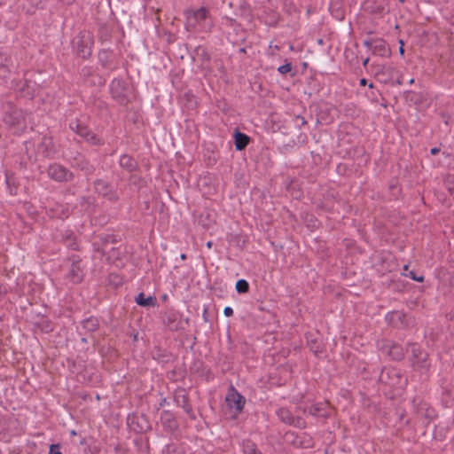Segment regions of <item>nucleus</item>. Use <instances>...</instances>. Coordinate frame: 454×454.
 <instances>
[{"mask_svg":"<svg viewBox=\"0 0 454 454\" xmlns=\"http://www.w3.org/2000/svg\"><path fill=\"white\" fill-rule=\"evenodd\" d=\"M245 402V398L235 388L230 387L225 396L224 414L230 419H236L242 411Z\"/></svg>","mask_w":454,"mask_h":454,"instance_id":"nucleus-1","label":"nucleus"},{"mask_svg":"<svg viewBox=\"0 0 454 454\" xmlns=\"http://www.w3.org/2000/svg\"><path fill=\"white\" fill-rule=\"evenodd\" d=\"M186 25L188 27H195L197 25L201 24L208 16V12L206 8L200 7L197 10H187L185 12Z\"/></svg>","mask_w":454,"mask_h":454,"instance_id":"nucleus-2","label":"nucleus"},{"mask_svg":"<svg viewBox=\"0 0 454 454\" xmlns=\"http://www.w3.org/2000/svg\"><path fill=\"white\" fill-rule=\"evenodd\" d=\"M101 253L106 256V260L111 263H116L121 259V250L118 247H112L107 239L100 247Z\"/></svg>","mask_w":454,"mask_h":454,"instance_id":"nucleus-3","label":"nucleus"},{"mask_svg":"<svg viewBox=\"0 0 454 454\" xmlns=\"http://www.w3.org/2000/svg\"><path fill=\"white\" fill-rule=\"evenodd\" d=\"M49 176L57 181H67L71 178L72 174L60 165H51L49 168Z\"/></svg>","mask_w":454,"mask_h":454,"instance_id":"nucleus-4","label":"nucleus"},{"mask_svg":"<svg viewBox=\"0 0 454 454\" xmlns=\"http://www.w3.org/2000/svg\"><path fill=\"white\" fill-rule=\"evenodd\" d=\"M331 407L328 403H320L311 406L309 413L317 417H326L330 415Z\"/></svg>","mask_w":454,"mask_h":454,"instance_id":"nucleus-5","label":"nucleus"},{"mask_svg":"<svg viewBox=\"0 0 454 454\" xmlns=\"http://www.w3.org/2000/svg\"><path fill=\"white\" fill-rule=\"evenodd\" d=\"M68 278L73 283H79L82 281L83 278V271L82 267L80 266V262L74 261L71 266V269L67 275Z\"/></svg>","mask_w":454,"mask_h":454,"instance_id":"nucleus-6","label":"nucleus"},{"mask_svg":"<svg viewBox=\"0 0 454 454\" xmlns=\"http://www.w3.org/2000/svg\"><path fill=\"white\" fill-rule=\"evenodd\" d=\"M136 302L142 307H154L156 305V299L153 296H145L144 293H140L136 297Z\"/></svg>","mask_w":454,"mask_h":454,"instance_id":"nucleus-7","label":"nucleus"},{"mask_svg":"<svg viewBox=\"0 0 454 454\" xmlns=\"http://www.w3.org/2000/svg\"><path fill=\"white\" fill-rule=\"evenodd\" d=\"M235 146L237 150H243L249 142V137L242 133L237 132L235 134Z\"/></svg>","mask_w":454,"mask_h":454,"instance_id":"nucleus-8","label":"nucleus"},{"mask_svg":"<svg viewBox=\"0 0 454 454\" xmlns=\"http://www.w3.org/2000/svg\"><path fill=\"white\" fill-rule=\"evenodd\" d=\"M77 132L80 134V136L85 137L88 141L94 144L98 142L97 136L90 132L87 128L79 127V125H77Z\"/></svg>","mask_w":454,"mask_h":454,"instance_id":"nucleus-9","label":"nucleus"},{"mask_svg":"<svg viewBox=\"0 0 454 454\" xmlns=\"http://www.w3.org/2000/svg\"><path fill=\"white\" fill-rule=\"evenodd\" d=\"M388 355L395 360L401 359L403 356V348L397 344H392L389 347Z\"/></svg>","mask_w":454,"mask_h":454,"instance_id":"nucleus-10","label":"nucleus"},{"mask_svg":"<svg viewBox=\"0 0 454 454\" xmlns=\"http://www.w3.org/2000/svg\"><path fill=\"white\" fill-rule=\"evenodd\" d=\"M83 328L88 331H94L98 326V321L97 318L91 317L82 322Z\"/></svg>","mask_w":454,"mask_h":454,"instance_id":"nucleus-11","label":"nucleus"},{"mask_svg":"<svg viewBox=\"0 0 454 454\" xmlns=\"http://www.w3.org/2000/svg\"><path fill=\"white\" fill-rule=\"evenodd\" d=\"M278 416L279 417V419L281 420H283L286 423H290L291 424V423L294 422V419H293L291 413L287 410H286V409L278 410Z\"/></svg>","mask_w":454,"mask_h":454,"instance_id":"nucleus-12","label":"nucleus"},{"mask_svg":"<svg viewBox=\"0 0 454 454\" xmlns=\"http://www.w3.org/2000/svg\"><path fill=\"white\" fill-rule=\"evenodd\" d=\"M236 290L238 293L245 294L249 290V285L247 280L239 279L236 283Z\"/></svg>","mask_w":454,"mask_h":454,"instance_id":"nucleus-13","label":"nucleus"},{"mask_svg":"<svg viewBox=\"0 0 454 454\" xmlns=\"http://www.w3.org/2000/svg\"><path fill=\"white\" fill-rule=\"evenodd\" d=\"M120 163L122 167L129 168L133 165V160L130 157L124 155L121 158Z\"/></svg>","mask_w":454,"mask_h":454,"instance_id":"nucleus-14","label":"nucleus"},{"mask_svg":"<svg viewBox=\"0 0 454 454\" xmlns=\"http://www.w3.org/2000/svg\"><path fill=\"white\" fill-rule=\"evenodd\" d=\"M106 189H107V186L104 182L98 181L96 183V190L98 192L101 193L102 195H106Z\"/></svg>","mask_w":454,"mask_h":454,"instance_id":"nucleus-15","label":"nucleus"},{"mask_svg":"<svg viewBox=\"0 0 454 454\" xmlns=\"http://www.w3.org/2000/svg\"><path fill=\"white\" fill-rule=\"evenodd\" d=\"M121 84L120 81H114L112 82V91L117 97L121 96V93L118 91V90H119V88H121Z\"/></svg>","mask_w":454,"mask_h":454,"instance_id":"nucleus-16","label":"nucleus"},{"mask_svg":"<svg viewBox=\"0 0 454 454\" xmlns=\"http://www.w3.org/2000/svg\"><path fill=\"white\" fill-rule=\"evenodd\" d=\"M291 70H292V66L290 63H286L278 67V72L282 74L289 73V72H291Z\"/></svg>","mask_w":454,"mask_h":454,"instance_id":"nucleus-17","label":"nucleus"},{"mask_svg":"<svg viewBox=\"0 0 454 454\" xmlns=\"http://www.w3.org/2000/svg\"><path fill=\"white\" fill-rule=\"evenodd\" d=\"M405 276L410 277L411 279L417 282H422L424 280L423 276L418 277L414 271H409L407 274L404 273Z\"/></svg>","mask_w":454,"mask_h":454,"instance_id":"nucleus-18","label":"nucleus"},{"mask_svg":"<svg viewBox=\"0 0 454 454\" xmlns=\"http://www.w3.org/2000/svg\"><path fill=\"white\" fill-rule=\"evenodd\" d=\"M405 317H406V316H405L403 313L399 312V311H395V312H393V313L391 314V317H392L393 319H398V320H400L402 323H403V318H404Z\"/></svg>","mask_w":454,"mask_h":454,"instance_id":"nucleus-19","label":"nucleus"},{"mask_svg":"<svg viewBox=\"0 0 454 454\" xmlns=\"http://www.w3.org/2000/svg\"><path fill=\"white\" fill-rule=\"evenodd\" d=\"M245 452L247 454H261L256 451V450L253 444L247 445V448L245 449Z\"/></svg>","mask_w":454,"mask_h":454,"instance_id":"nucleus-20","label":"nucleus"},{"mask_svg":"<svg viewBox=\"0 0 454 454\" xmlns=\"http://www.w3.org/2000/svg\"><path fill=\"white\" fill-rule=\"evenodd\" d=\"M49 454H61V452L59 450L58 446L51 445L50 448Z\"/></svg>","mask_w":454,"mask_h":454,"instance_id":"nucleus-21","label":"nucleus"},{"mask_svg":"<svg viewBox=\"0 0 454 454\" xmlns=\"http://www.w3.org/2000/svg\"><path fill=\"white\" fill-rule=\"evenodd\" d=\"M223 313L226 317H231L233 314V309L231 307H226L223 310Z\"/></svg>","mask_w":454,"mask_h":454,"instance_id":"nucleus-22","label":"nucleus"},{"mask_svg":"<svg viewBox=\"0 0 454 454\" xmlns=\"http://www.w3.org/2000/svg\"><path fill=\"white\" fill-rule=\"evenodd\" d=\"M430 152H431V153H432L433 155H435V154H437V153L440 152V149H439V148L434 147V148H432Z\"/></svg>","mask_w":454,"mask_h":454,"instance_id":"nucleus-23","label":"nucleus"},{"mask_svg":"<svg viewBox=\"0 0 454 454\" xmlns=\"http://www.w3.org/2000/svg\"><path fill=\"white\" fill-rule=\"evenodd\" d=\"M90 54V51H82V57L85 58L87 55Z\"/></svg>","mask_w":454,"mask_h":454,"instance_id":"nucleus-24","label":"nucleus"},{"mask_svg":"<svg viewBox=\"0 0 454 454\" xmlns=\"http://www.w3.org/2000/svg\"><path fill=\"white\" fill-rule=\"evenodd\" d=\"M399 52H400V54H401V55H403V53H404V49H403V47H400V48H399Z\"/></svg>","mask_w":454,"mask_h":454,"instance_id":"nucleus-25","label":"nucleus"},{"mask_svg":"<svg viewBox=\"0 0 454 454\" xmlns=\"http://www.w3.org/2000/svg\"><path fill=\"white\" fill-rule=\"evenodd\" d=\"M360 83H361L362 85H365V83H366L365 79H362V80L360 81Z\"/></svg>","mask_w":454,"mask_h":454,"instance_id":"nucleus-26","label":"nucleus"},{"mask_svg":"<svg viewBox=\"0 0 454 454\" xmlns=\"http://www.w3.org/2000/svg\"><path fill=\"white\" fill-rule=\"evenodd\" d=\"M207 247L208 248H211V247H212V242H211V241H208V242L207 243Z\"/></svg>","mask_w":454,"mask_h":454,"instance_id":"nucleus-27","label":"nucleus"},{"mask_svg":"<svg viewBox=\"0 0 454 454\" xmlns=\"http://www.w3.org/2000/svg\"><path fill=\"white\" fill-rule=\"evenodd\" d=\"M399 43H400V47H403V44H404V43H403V40H400V41H399Z\"/></svg>","mask_w":454,"mask_h":454,"instance_id":"nucleus-28","label":"nucleus"},{"mask_svg":"<svg viewBox=\"0 0 454 454\" xmlns=\"http://www.w3.org/2000/svg\"><path fill=\"white\" fill-rule=\"evenodd\" d=\"M403 270H404L405 271H406V270H408V265H404V266H403Z\"/></svg>","mask_w":454,"mask_h":454,"instance_id":"nucleus-29","label":"nucleus"},{"mask_svg":"<svg viewBox=\"0 0 454 454\" xmlns=\"http://www.w3.org/2000/svg\"><path fill=\"white\" fill-rule=\"evenodd\" d=\"M367 63H368V59H366L364 61V65L365 66Z\"/></svg>","mask_w":454,"mask_h":454,"instance_id":"nucleus-30","label":"nucleus"},{"mask_svg":"<svg viewBox=\"0 0 454 454\" xmlns=\"http://www.w3.org/2000/svg\"><path fill=\"white\" fill-rule=\"evenodd\" d=\"M415 348H416V347H415V346H413V347H412V352H415Z\"/></svg>","mask_w":454,"mask_h":454,"instance_id":"nucleus-31","label":"nucleus"}]
</instances>
